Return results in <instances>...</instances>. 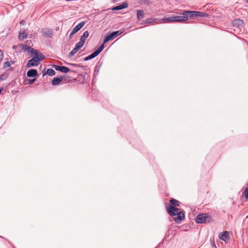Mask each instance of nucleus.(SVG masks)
<instances>
[{
	"instance_id": "6e6552de",
	"label": "nucleus",
	"mask_w": 248,
	"mask_h": 248,
	"mask_svg": "<svg viewBox=\"0 0 248 248\" xmlns=\"http://www.w3.org/2000/svg\"><path fill=\"white\" fill-rule=\"evenodd\" d=\"M167 210L168 213L172 217L175 216L177 213L180 212L178 208L170 205L167 207Z\"/></svg>"
},
{
	"instance_id": "4be33fe9",
	"label": "nucleus",
	"mask_w": 248,
	"mask_h": 248,
	"mask_svg": "<svg viewBox=\"0 0 248 248\" xmlns=\"http://www.w3.org/2000/svg\"><path fill=\"white\" fill-rule=\"evenodd\" d=\"M9 76V74L7 73H3L0 76V80H5Z\"/></svg>"
},
{
	"instance_id": "1a4fd4ad",
	"label": "nucleus",
	"mask_w": 248,
	"mask_h": 248,
	"mask_svg": "<svg viewBox=\"0 0 248 248\" xmlns=\"http://www.w3.org/2000/svg\"><path fill=\"white\" fill-rule=\"evenodd\" d=\"M176 216H177L176 217H173V219L175 222L177 223H180L185 217L183 211H181L177 213Z\"/></svg>"
},
{
	"instance_id": "dca6fc26",
	"label": "nucleus",
	"mask_w": 248,
	"mask_h": 248,
	"mask_svg": "<svg viewBox=\"0 0 248 248\" xmlns=\"http://www.w3.org/2000/svg\"><path fill=\"white\" fill-rule=\"evenodd\" d=\"M63 78L62 77L54 78L52 80V85L53 86L58 85L63 80Z\"/></svg>"
},
{
	"instance_id": "2f4dec72",
	"label": "nucleus",
	"mask_w": 248,
	"mask_h": 248,
	"mask_svg": "<svg viewBox=\"0 0 248 248\" xmlns=\"http://www.w3.org/2000/svg\"><path fill=\"white\" fill-rule=\"evenodd\" d=\"M25 22L24 20H22L21 21H20V24L23 25L24 24H25Z\"/></svg>"
},
{
	"instance_id": "a211bd4d",
	"label": "nucleus",
	"mask_w": 248,
	"mask_h": 248,
	"mask_svg": "<svg viewBox=\"0 0 248 248\" xmlns=\"http://www.w3.org/2000/svg\"><path fill=\"white\" fill-rule=\"evenodd\" d=\"M162 21L164 23H169L175 22V16H170L166 18H162Z\"/></svg>"
},
{
	"instance_id": "4468645a",
	"label": "nucleus",
	"mask_w": 248,
	"mask_h": 248,
	"mask_svg": "<svg viewBox=\"0 0 248 248\" xmlns=\"http://www.w3.org/2000/svg\"><path fill=\"white\" fill-rule=\"evenodd\" d=\"M219 238L224 241H226L229 238V234L228 232L225 231L221 233L219 235Z\"/></svg>"
},
{
	"instance_id": "c756f323",
	"label": "nucleus",
	"mask_w": 248,
	"mask_h": 248,
	"mask_svg": "<svg viewBox=\"0 0 248 248\" xmlns=\"http://www.w3.org/2000/svg\"><path fill=\"white\" fill-rule=\"evenodd\" d=\"M84 24L85 22L84 21L78 23V31L84 25Z\"/></svg>"
},
{
	"instance_id": "473e14b6",
	"label": "nucleus",
	"mask_w": 248,
	"mask_h": 248,
	"mask_svg": "<svg viewBox=\"0 0 248 248\" xmlns=\"http://www.w3.org/2000/svg\"><path fill=\"white\" fill-rule=\"evenodd\" d=\"M2 88L0 87V94L1 93V91H2Z\"/></svg>"
},
{
	"instance_id": "393cba45",
	"label": "nucleus",
	"mask_w": 248,
	"mask_h": 248,
	"mask_svg": "<svg viewBox=\"0 0 248 248\" xmlns=\"http://www.w3.org/2000/svg\"><path fill=\"white\" fill-rule=\"evenodd\" d=\"M77 32H78V25H76L74 27V28L73 29V30L70 34L69 37L71 38L72 36L75 33H76Z\"/></svg>"
},
{
	"instance_id": "ddd939ff",
	"label": "nucleus",
	"mask_w": 248,
	"mask_h": 248,
	"mask_svg": "<svg viewBox=\"0 0 248 248\" xmlns=\"http://www.w3.org/2000/svg\"><path fill=\"white\" fill-rule=\"evenodd\" d=\"M37 71L34 69H30L27 73V76L29 78H34L37 76Z\"/></svg>"
},
{
	"instance_id": "5701e85b",
	"label": "nucleus",
	"mask_w": 248,
	"mask_h": 248,
	"mask_svg": "<svg viewBox=\"0 0 248 248\" xmlns=\"http://www.w3.org/2000/svg\"><path fill=\"white\" fill-rule=\"evenodd\" d=\"M27 34L25 32H24V31H23L22 32H19V39H23L26 38L27 37Z\"/></svg>"
},
{
	"instance_id": "a878e982",
	"label": "nucleus",
	"mask_w": 248,
	"mask_h": 248,
	"mask_svg": "<svg viewBox=\"0 0 248 248\" xmlns=\"http://www.w3.org/2000/svg\"><path fill=\"white\" fill-rule=\"evenodd\" d=\"M29 48H32L30 46H28L27 45H24L23 46V50L27 51L29 54H31V50L29 49Z\"/></svg>"
},
{
	"instance_id": "f03ea898",
	"label": "nucleus",
	"mask_w": 248,
	"mask_h": 248,
	"mask_svg": "<svg viewBox=\"0 0 248 248\" xmlns=\"http://www.w3.org/2000/svg\"><path fill=\"white\" fill-rule=\"evenodd\" d=\"M211 217L207 214H201L197 216L196 222L198 223H206L211 221Z\"/></svg>"
},
{
	"instance_id": "7ed1b4c3",
	"label": "nucleus",
	"mask_w": 248,
	"mask_h": 248,
	"mask_svg": "<svg viewBox=\"0 0 248 248\" xmlns=\"http://www.w3.org/2000/svg\"><path fill=\"white\" fill-rule=\"evenodd\" d=\"M205 15V13L194 11H185L184 15L186 16L188 18L194 17H203Z\"/></svg>"
},
{
	"instance_id": "7c9ffc66",
	"label": "nucleus",
	"mask_w": 248,
	"mask_h": 248,
	"mask_svg": "<svg viewBox=\"0 0 248 248\" xmlns=\"http://www.w3.org/2000/svg\"><path fill=\"white\" fill-rule=\"evenodd\" d=\"M35 79H36L35 78H34V79H29V83L30 84H31L33 83V82L35 80Z\"/></svg>"
},
{
	"instance_id": "9b49d317",
	"label": "nucleus",
	"mask_w": 248,
	"mask_h": 248,
	"mask_svg": "<svg viewBox=\"0 0 248 248\" xmlns=\"http://www.w3.org/2000/svg\"><path fill=\"white\" fill-rule=\"evenodd\" d=\"M53 67L56 71H61L62 72L67 73L69 71V69L64 66H59L57 65H54Z\"/></svg>"
},
{
	"instance_id": "412c9836",
	"label": "nucleus",
	"mask_w": 248,
	"mask_h": 248,
	"mask_svg": "<svg viewBox=\"0 0 248 248\" xmlns=\"http://www.w3.org/2000/svg\"><path fill=\"white\" fill-rule=\"evenodd\" d=\"M170 202L173 205L172 206H179V202L174 199H171L170 200Z\"/></svg>"
},
{
	"instance_id": "aec40b11",
	"label": "nucleus",
	"mask_w": 248,
	"mask_h": 248,
	"mask_svg": "<svg viewBox=\"0 0 248 248\" xmlns=\"http://www.w3.org/2000/svg\"><path fill=\"white\" fill-rule=\"evenodd\" d=\"M78 52V43L75 45V48L69 53V56L71 57L73 56Z\"/></svg>"
},
{
	"instance_id": "f257e3e1",
	"label": "nucleus",
	"mask_w": 248,
	"mask_h": 248,
	"mask_svg": "<svg viewBox=\"0 0 248 248\" xmlns=\"http://www.w3.org/2000/svg\"><path fill=\"white\" fill-rule=\"evenodd\" d=\"M29 49L31 50V56H34L28 61L26 67L29 68L32 66H36L40 63L41 61L45 59V56L42 53L38 52V50L33 48H29Z\"/></svg>"
},
{
	"instance_id": "f3484780",
	"label": "nucleus",
	"mask_w": 248,
	"mask_h": 248,
	"mask_svg": "<svg viewBox=\"0 0 248 248\" xmlns=\"http://www.w3.org/2000/svg\"><path fill=\"white\" fill-rule=\"evenodd\" d=\"M42 32L44 36L48 38L51 37L53 35L52 32L48 29H45L43 30Z\"/></svg>"
},
{
	"instance_id": "72a5a7b5",
	"label": "nucleus",
	"mask_w": 248,
	"mask_h": 248,
	"mask_svg": "<svg viewBox=\"0 0 248 248\" xmlns=\"http://www.w3.org/2000/svg\"><path fill=\"white\" fill-rule=\"evenodd\" d=\"M247 2L248 3V0H247Z\"/></svg>"
},
{
	"instance_id": "6ab92c4d",
	"label": "nucleus",
	"mask_w": 248,
	"mask_h": 248,
	"mask_svg": "<svg viewBox=\"0 0 248 248\" xmlns=\"http://www.w3.org/2000/svg\"><path fill=\"white\" fill-rule=\"evenodd\" d=\"M137 16L138 19L139 20L143 18L144 16V13L143 11L141 10H138L137 12Z\"/></svg>"
},
{
	"instance_id": "c85d7f7f",
	"label": "nucleus",
	"mask_w": 248,
	"mask_h": 248,
	"mask_svg": "<svg viewBox=\"0 0 248 248\" xmlns=\"http://www.w3.org/2000/svg\"><path fill=\"white\" fill-rule=\"evenodd\" d=\"M11 62L13 63L12 62H10L9 61H7L5 62L4 63V68L10 67Z\"/></svg>"
},
{
	"instance_id": "423d86ee",
	"label": "nucleus",
	"mask_w": 248,
	"mask_h": 248,
	"mask_svg": "<svg viewBox=\"0 0 248 248\" xmlns=\"http://www.w3.org/2000/svg\"><path fill=\"white\" fill-rule=\"evenodd\" d=\"M89 36V32L85 31L81 36L80 41L78 42V50L80 49L85 44L86 39Z\"/></svg>"
},
{
	"instance_id": "20e7f679",
	"label": "nucleus",
	"mask_w": 248,
	"mask_h": 248,
	"mask_svg": "<svg viewBox=\"0 0 248 248\" xmlns=\"http://www.w3.org/2000/svg\"><path fill=\"white\" fill-rule=\"evenodd\" d=\"M104 48V46L103 44H102L99 47L95 50L94 52H93L92 54L89 55L88 56L85 57L84 59V61H88L89 60H91L92 59H93L96 57L97 55H99V54L102 51L103 48Z\"/></svg>"
},
{
	"instance_id": "cd10ccee",
	"label": "nucleus",
	"mask_w": 248,
	"mask_h": 248,
	"mask_svg": "<svg viewBox=\"0 0 248 248\" xmlns=\"http://www.w3.org/2000/svg\"><path fill=\"white\" fill-rule=\"evenodd\" d=\"M155 21V19L153 18H149L147 19L146 20L144 21V23L145 24H151L152 22H154Z\"/></svg>"
},
{
	"instance_id": "b1692460",
	"label": "nucleus",
	"mask_w": 248,
	"mask_h": 248,
	"mask_svg": "<svg viewBox=\"0 0 248 248\" xmlns=\"http://www.w3.org/2000/svg\"><path fill=\"white\" fill-rule=\"evenodd\" d=\"M47 74H48L49 76H53L55 74V71L52 69H48L46 71Z\"/></svg>"
},
{
	"instance_id": "9d476101",
	"label": "nucleus",
	"mask_w": 248,
	"mask_h": 248,
	"mask_svg": "<svg viewBox=\"0 0 248 248\" xmlns=\"http://www.w3.org/2000/svg\"><path fill=\"white\" fill-rule=\"evenodd\" d=\"M182 16H175V22H184L188 20V17L184 15V11L182 12Z\"/></svg>"
},
{
	"instance_id": "39448f33",
	"label": "nucleus",
	"mask_w": 248,
	"mask_h": 248,
	"mask_svg": "<svg viewBox=\"0 0 248 248\" xmlns=\"http://www.w3.org/2000/svg\"><path fill=\"white\" fill-rule=\"evenodd\" d=\"M122 33V31H114V32L111 33L110 34L106 36L105 37L103 44L104 45V44L107 43L109 40H112L113 38L116 37L118 35H120Z\"/></svg>"
},
{
	"instance_id": "bb28decb",
	"label": "nucleus",
	"mask_w": 248,
	"mask_h": 248,
	"mask_svg": "<svg viewBox=\"0 0 248 248\" xmlns=\"http://www.w3.org/2000/svg\"><path fill=\"white\" fill-rule=\"evenodd\" d=\"M243 195L246 199L248 200V187H246L245 189L243 192Z\"/></svg>"
},
{
	"instance_id": "0eeeda50",
	"label": "nucleus",
	"mask_w": 248,
	"mask_h": 248,
	"mask_svg": "<svg viewBox=\"0 0 248 248\" xmlns=\"http://www.w3.org/2000/svg\"><path fill=\"white\" fill-rule=\"evenodd\" d=\"M89 77V75L86 72L78 74V83H84L87 82Z\"/></svg>"
},
{
	"instance_id": "f8f14e48",
	"label": "nucleus",
	"mask_w": 248,
	"mask_h": 248,
	"mask_svg": "<svg viewBox=\"0 0 248 248\" xmlns=\"http://www.w3.org/2000/svg\"><path fill=\"white\" fill-rule=\"evenodd\" d=\"M244 21L240 19H235L232 22V24L233 27L237 28H239L243 26Z\"/></svg>"
},
{
	"instance_id": "2eb2a0df",
	"label": "nucleus",
	"mask_w": 248,
	"mask_h": 248,
	"mask_svg": "<svg viewBox=\"0 0 248 248\" xmlns=\"http://www.w3.org/2000/svg\"><path fill=\"white\" fill-rule=\"evenodd\" d=\"M128 7V3L127 2H124L122 4L114 7L112 8L113 11L120 10L125 8Z\"/></svg>"
}]
</instances>
